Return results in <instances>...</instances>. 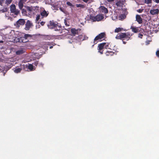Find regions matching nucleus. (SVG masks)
<instances>
[{
	"label": "nucleus",
	"mask_w": 159,
	"mask_h": 159,
	"mask_svg": "<svg viewBox=\"0 0 159 159\" xmlns=\"http://www.w3.org/2000/svg\"><path fill=\"white\" fill-rule=\"evenodd\" d=\"M104 18L102 14H99L95 16L90 15L89 19L93 21H99L103 20Z\"/></svg>",
	"instance_id": "obj_1"
},
{
	"label": "nucleus",
	"mask_w": 159,
	"mask_h": 159,
	"mask_svg": "<svg viewBox=\"0 0 159 159\" xmlns=\"http://www.w3.org/2000/svg\"><path fill=\"white\" fill-rule=\"evenodd\" d=\"M26 9L28 12L31 15L35 14L39 11V7H27Z\"/></svg>",
	"instance_id": "obj_2"
},
{
	"label": "nucleus",
	"mask_w": 159,
	"mask_h": 159,
	"mask_svg": "<svg viewBox=\"0 0 159 159\" xmlns=\"http://www.w3.org/2000/svg\"><path fill=\"white\" fill-rule=\"evenodd\" d=\"M10 11L11 13H12V15H13L14 14L15 15L14 16L15 17L19 13V11L18 10L16 9V6L14 4H12L11 6Z\"/></svg>",
	"instance_id": "obj_3"
},
{
	"label": "nucleus",
	"mask_w": 159,
	"mask_h": 159,
	"mask_svg": "<svg viewBox=\"0 0 159 159\" xmlns=\"http://www.w3.org/2000/svg\"><path fill=\"white\" fill-rule=\"evenodd\" d=\"M32 36L30 34H25L24 37L20 38L19 39L20 42L25 43L28 42L32 37Z\"/></svg>",
	"instance_id": "obj_4"
},
{
	"label": "nucleus",
	"mask_w": 159,
	"mask_h": 159,
	"mask_svg": "<svg viewBox=\"0 0 159 159\" xmlns=\"http://www.w3.org/2000/svg\"><path fill=\"white\" fill-rule=\"evenodd\" d=\"M105 35L104 33H102L97 36L94 39V43L96 44L98 41H101Z\"/></svg>",
	"instance_id": "obj_5"
},
{
	"label": "nucleus",
	"mask_w": 159,
	"mask_h": 159,
	"mask_svg": "<svg viewBox=\"0 0 159 159\" xmlns=\"http://www.w3.org/2000/svg\"><path fill=\"white\" fill-rule=\"evenodd\" d=\"M40 14L42 18L46 17L49 14L48 11H46L44 8H41L40 11Z\"/></svg>",
	"instance_id": "obj_6"
},
{
	"label": "nucleus",
	"mask_w": 159,
	"mask_h": 159,
	"mask_svg": "<svg viewBox=\"0 0 159 159\" xmlns=\"http://www.w3.org/2000/svg\"><path fill=\"white\" fill-rule=\"evenodd\" d=\"M126 34L124 33H120L117 34L116 37L117 39H122L124 40V39L125 36Z\"/></svg>",
	"instance_id": "obj_7"
},
{
	"label": "nucleus",
	"mask_w": 159,
	"mask_h": 159,
	"mask_svg": "<svg viewBox=\"0 0 159 159\" xmlns=\"http://www.w3.org/2000/svg\"><path fill=\"white\" fill-rule=\"evenodd\" d=\"M25 23V21L24 19H20L16 23V25L17 27H19L20 25H23Z\"/></svg>",
	"instance_id": "obj_8"
},
{
	"label": "nucleus",
	"mask_w": 159,
	"mask_h": 159,
	"mask_svg": "<svg viewBox=\"0 0 159 159\" xmlns=\"http://www.w3.org/2000/svg\"><path fill=\"white\" fill-rule=\"evenodd\" d=\"M100 12L101 13H105L108 12L107 9L103 6H101L99 8Z\"/></svg>",
	"instance_id": "obj_9"
},
{
	"label": "nucleus",
	"mask_w": 159,
	"mask_h": 159,
	"mask_svg": "<svg viewBox=\"0 0 159 159\" xmlns=\"http://www.w3.org/2000/svg\"><path fill=\"white\" fill-rule=\"evenodd\" d=\"M105 48L103 44L102 43H101L98 45V50H99V52L101 54H102V50Z\"/></svg>",
	"instance_id": "obj_10"
},
{
	"label": "nucleus",
	"mask_w": 159,
	"mask_h": 159,
	"mask_svg": "<svg viewBox=\"0 0 159 159\" xmlns=\"http://www.w3.org/2000/svg\"><path fill=\"white\" fill-rule=\"evenodd\" d=\"M159 11L158 9H151L150 11V13L152 15L157 14L159 12Z\"/></svg>",
	"instance_id": "obj_11"
},
{
	"label": "nucleus",
	"mask_w": 159,
	"mask_h": 159,
	"mask_svg": "<svg viewBox=\"0 0 159 159\" xmlns=\"http://www.w3.org/2000/svg\"><path fill=\"white\" fill-rule=\"evenodd\" d=\"M32 26V24L29 20H28L25 25V29L26 30H28Z\"/></svg>",
	"instance_id": "obj_12"
},
{
	"label": "nucleus",
	"mask_w": 159,
	"mask_h": 159,
	"mask_svg": "<svg viewBox=\"0 0 159 159\" xmlns=\"http://www.w3.org/2000/svg\"><path fill=\"white\" fill-rule=\"evenodd\" d=\"M136 20L138 22L139 24H141L142 23V19L140 16L138 15H137L136 16Z\"/></svg>",
	"instance_id": "obj_13"
},
{
	"label": "nucleus",
	"mask_w": 159,
	"mask_h": 159,
	"mask_svg": "<svg viewBox=\"0 0 159 159\" xmlns=\"http://www.w3.org/2000/svg\"><path fill=\"white\" fill-rule=\"evenodd\" d=\"M25 50L24 48H20L17 50L16 52V54L17 55H20L23 54L25 52Z\"/></svg>",
	"instance_id": "obj_14"
},
{
	"label": "nucleus",
	"mask_w": 159,
	"mask_h": 159,
	"mask_svg": "<svg viewBox=\"0 0 159 159\" xmlns=\"http://www.w3.org/2000/svg\"><path fill=\"white\" fill-rule=\"evenodd\" d=\"M125 1V0H121L120 1L119 0L116 3V5L118 7H120L123 5V4H124Z\"/></svg>",
	"instance_id": "obj_15"
},
{
	"label": "nucleus",
	"mask_w": 159,
	"mask_h": 159,
	"mask_svg": "<svg viewBox=\"0 0 159 159\" xmlns=\"http://www.w3.org/2000/svg\"><path fill=\"white\" fill-rule=\"evenodd\" d=\"M131 29L132 30L133 32L134 33H136L139 32V29H141V28L138 27L131 26Z\"/></svg>",
	"instance_id": "obj_16"
},
{
	"label": "nucleus",
	"mask_w": 159,
	"mask_h": 159,
	"mask_svg": "<svg viewBox=\"0 0 159 159\" xmlns=\"http://www.w3.org/2000/svg\"><path fill=\"white\" fill-rule=\"evenodd\" d=\"M32 57L33 58V60H35V59H39L41 57L40 54H39L37 53H34L32 55Z\"/></svg>",
	"instance_id": "obj_17"
},
{
	"label": "nucleus",
	"mask_w": 159,
	"mask_h": 159,
	"mask_svg": "<svg viewBox=\"0 0 159 159\" xmlns=\"http://www.w3.org/2000/svg\"><path fill=\"white\" fill-rule=\"evenodd\" d=\"M13 70L14 72L16 73H20L21 71L22 70V68L16 67L14 68Z\"/></svg>",
	"instance_id": "obj_18"
},
{
	"label": "nucleus",
	"mask_w": 159,
	"mask_h": 159,
	"mask_svg": "<svg viewBox=\"0 0 159 159\" xmlns=\"http://www.w3.org/2000/svg\"><path fill=\"white\" fill-rule=\"evenodd\" d=\"M26 66L30 70H34L33 66L32 64H28V65H26Z\"/></svg>",
	"instance_id": "obj_19"
},
{
	"label": "nucleus",
	"mask_w": 159,
	"mask_h": 159,
	"mask_svg": "<svg viewBox=\"0 0 159 159\" xmlns=\"http://www.w3.org/2000/svg\"><path fill=\"white\" fill-rule=\"evenodd\" d=\"M71 33L74 35L77 34L78 32V30H76L75 29H71Z\"/></svg>",
	"instance_id": "obj_20"
},
{
	"label": "nucleus",
	"mask_w": 159,
	"mask_h": 159,
	"mask_svg": "<svg viewBox=\"0 0 159 159\" xmlns=\"http://www.w3.org/2000/svg\"><path fill=\"white\" fill-rule=\"evenodd\" d=\"M23 3L19 1L18 3V6L20 9H22L23 6Z\"/></svg>",
	"instance_id": "obj_21"
},
{
	"label": "nucleus",
	"mask_w": 159,
	"mask_h": 159,
	"mask_svg": "<svg viewBox=\"0 0 159 159\" xmlns=\"http://www.w3.org/2000/svg\"><path fill=\"white\" fill-rule=\"evenodd\" d=\"M123 29L121 28H116V29L115 30V33H118L119 32L121 31Z\"/></svg>",
	"instance_id": "obj_22"
},
{
	"label": "nucleus",
	"mask_w": 159,
	"mask_h": 159,
	"mask_svg": "<svg viewBox=\"0 0 159 159\" xmlns=\"http://www.w3.org/2000/svg\"><path fill=\"white\" fill-rule=\"evenodd\" d=\"M105 48L107 49L109 48V43H102Z\"/></svg>",
	"instance_id": "obj_23"
},
{
	"label": "nucleus",
	"mask_w": 159,
	"mask_h": 159,
	"mask_svg": "<svg viewBox=\"0 0 159 159\" xmlns=\"http://www.w3.org/2000/svg\"><path fill=\"white\" fill-rule=\"evenodd\" d=\"M7 8H3L0 10V12L3 13L6 12L7 11Z\"/></svg>",
	"instance_id": "obj_24"
},
{
	"label": "nucleus",
	"mask_w": 159,
	"mask_h": 159,
	"mask_svg": "<svg viewBox=\"0 0 159 159\" xmlns=\"http://www.w3.org/2000/svg\"><path fill=\"white\" fill-rule=\"evenodd\" d=\"M129 39V36L127 35L126 34H125V36L124 38V40H128Z\"/></svg>",
	"instance_id": "obj_25"
},
{
	"label": "nucleus",
	"mask_w": 159,
	"mask_h": 159,
	"mask_svg": "<svg viewBox=\"0 0 159 159\" xmlns=\"http://www.w3.org/2000/svg\"><path fill=\"white\" fill-rule=\"evenodd\" d=\"M66 4L67 5L70 6V7H72L73 6V5H72V4L69 2H66Z\"/></svg>",
	"instance_id": "obj_26"
},
{
	"label": "nucleus",
	"mask_w": 159,
	"mask_h": 159,
	"mask_svg": "<svg viewBox=\"0 0 159 159\" xmlns=\"http://www.w3.org/2000/svg\"><path fill=\"white\" fill-rule=\"evenodd\" d=\"M113 52H110V51H107L106 53V55L107 56H108V55H109V53H110V55L112 56V55H113Z\"/></svg>",
	"instance_id": "obj_27"
},
{
	"label": "nucleus",
	"mask_w": 159,
	"mask_h": 159,
	"mask_svg": "<svg viewBox=\"0 0 159 159\" xmlns=\"http://www.w3.org/2000/svg\"><path fill=\"white\" fill-rule=\"evenodd\" d=\"M145 2L147 4L151 3L152 2V0H145Z\"/></svg>",
	"instance_id": "obj_28"
},
{
	"label": "nucleus",
	"mask_w": 159,
	"mask_h": 159,
	"mask_svg": "<svg viewBox=\"0 0 159 159\" xmlns=\"http://www.w3.org/2000/svg\"><path fill=\"white\" fill-rule=\"evenodd\" d=\"M88 37L87 36H86L85 35H83V38H81V40H86L87 39Z\"/></svg>",
	"instance_id": "obj_29"
},
{
	"label": "nucleus",
	"mask_w": 159,
	"mask_h": 159,
	"mask_svg": "<svg viewBox=\"0 0 159 159\" xmlns=\"http://www.w3.org/2000/svg\"><path fill=\"white\" fill-rule=\"evenodd\" d=\"M50 25H51L53 26V27H55L56 25V24H54L53 22L51 21H50Z\"/></svg>",
	"instance_id": "obj_30"
},
{
	"label": "nucleus",
	"mask_w": 159,
	"mask_h": 159,
	"mask_svg": "<svg viewBox=\"0 0 159 159\" xmlns=\"http://www.w3.org/2000/svg\"><path fill=\"white\" fill-rule=\"evenodd\" d=\"M62 3L61 2H58V4L57 5V6L58 7H61V5L62 4Z\"/></svg>",
	"instance_id": "obj_31"
},
{
	"label": "nucleus",
	"mask_w": 159,
	"mask_h": 159,
	"mask_svg": "<svg viewBox=\"0 0 159 159\" xmlns=\"http://www.w3.org/2000/svg\"><path fill=\"white\" fill-rule=\"evenodd\" d=\"M12 0H6V3L7 4H10Z\"/></svg>",
	"instance_id": "obj_32"
},
{
	"label": "nucleus",
	"mask_w": 159,
	"mask_h": 159,
	"mask_svg": "<svg viewBox=\"0 0 159 159\" xmlns=\"http://www.w3.org/2000/svg\"><path fill=\"white\" fill-rule=\"evenodd\" d=\"M40 16L39 15H38V16H37V17H36V21L37 22L38 21V20L40 19Z\"/></svg>",
	"instance_id": "obj_33"
},
{
	"label": "nucleus",
	"mask_w": 159,
	"mask_h": 159,
	"mask_svg": "<svg viewBox=\"0 0 159 159\" xmlns=\"http://www.w3.org/2000/svg\"><path fill=\"white\" fill-rule=\"evenodd\" d=\"M59 9L62 12H64V10L63 8H62L61 7H59Z\"/></svg>",
	"instance_id": "obj_34"
},
{
	"label": "nucleus",
	"mask_w": 159,
	"mask_h": 159,
	"mask_svg": "<svg viewBox=\"0 0 159 159\" xmlns=\"http://www.w3.org/2000/svg\"><path fill=\"white\" fill-rule=\"evenodd\" d=\"M156 55L157 56L159 57V50H157L156 52Z\"/></svg>",
	"instance_id": "obj_35"
},
{
	"label": "nucleus",
	"mask_w": 159,
	"mask_h": 159,
	"mask_svg": "<svg viewBox=\"0 0 159 159\" xmlns=\"http://www.w3.org/2000/svg\"><path fill=\"white\" fill-rule=\"evenodd\" d=\"M143 10V9H139V10H137V12H139V13H141L142 12Z\"/></svg>",
	"instance_id": "obj_36"
},
{
	"label": "nucleus",
	"mask_w": 159,
	"mask_h": 159,
	"mask_svg": "<svg viewBox=\"0 0 159 159\" xmlns=\"http://www.w3.org/2000/svg\"><path fill=\"white\" fill-rule=\"evenodd\" d=\"M125 16L124 15H122L120 16V17L121 19H124V18H125Z\"/></svg>",
	"instance_id": "obj_37"
},
{
	"label": "nucleus",
	"mask_w": 159,
	"mask_h": 159,
	"mask_svg": "<svg viewBox=\"0 0 159 159\" xmlns=\"http://www.w3.org/2000/svg\"><path fill=\"white\" fill-rule=\"evenodd\" d=\"M64 23H65V25L67 26H69V25L68 24H67V22H66V20H65V21H64Z\"/></svg>",
	"instance_id": "obj_38"
},
{
	"label": "nucleus",
	"mask_w": 159,
	"mask_h": 159,
	"mask_svg": "<svg viewBox=\"0 0 159 159\" xmlns=\"http://www.w3.org/2000/svg\"><path fill=\"white\" fill-rule=\"evenodd\" d=\"M112 20H116V19H117V16H115L113 17V16H112Z\"/></svg>",
	"instance_id": "obj_39"
},
{
	"label": "nucleus",
	"mask_w": 159,
	"mask_h": 159,
	"mask_svg": "<svg viewBox=\"0 0 159 159\" xmlns=\"http://www.w3.org/2000/svg\"><path fill=\"white\" fill-rule=\"evenodd\" d=\"M143 36V35L142 34H139V37L140 38H142Z\"/></svg>",
	"instance_id": "obj_40"
},
{
	"label": "nucleus",
	"mask_w": 159,
	"mask_h": 159,
	"mask_svg": "<svg viewBox=\"0 0 159 159\" xmlns=\"http://www.w3.org/2000/svg\"><path fill=\"white\" fill-rule=\"evenodd\" d=\"M79 39L81 40V38H83V36L82 35H80L79 36Z\"/></svg>",
	"instance_id": "obj_41"
},
{
	"label": "nucleus",
	"mask_w": 159,
	"mask_h": 159,
	"mask_svg": "<svg viewBox=\"0 0 159 159\" xmlns=\"http://www.w3.org/2000/svg\"><path fill=\"white\" fill-rule=\"evenodd\" d=\"M27 0H20V1L24 3H25V2H26V1H27Z\"/></svg>",
	"instance_id": "obj_42"
},
{
	"label": "nucleus",
	"mask_w": 159,
	"mask_h": 159,
	"mask_svg": "<svg viewBox=\"0 0 159 159\" xmlns=\"http://www.w3.org/2000/svg\"><path fill=\"white\" fill-rule=\"evenodd\" d=\"M154 2L156 3H159V0H153Z\"/></svg>",
	"instance_id": "obj_43"
},
{
	"label": "nucleus",
	"mask_w": 159,
	"mask_h": 159,
	"mask_svg": "<svg viewBox=\"0 0 159 159\" xmlns=\"http://www.w3.org/2000/svg\"><path fill=\"white\" fill-rule=\"evenodd\" d=\"M25 12H26V11L25 9H23L22 10V13H25Z\"/></svg>",
	"instance_id": "obj_44"
},
{
	"label": "nucleus",
	"mask_w": 159,
	"mask_h": 159,
	"mask_svg": "<svg viewBox=\"0 0 159 159\" xmlns=\"http://www.w3.org/2000/svg\"><path fill=\"white\" fill-rule=\"evenodd\" d=\"M34 65H35V66H37V65L38 64V62L37 61H35L34 63H33Z\"/></svg>",
	"instance_id": "obj_45"
},
{
	"label": "nucleus",
	"mask_w": 159,
	"mask_h": 159,
	"mask_svg": "<svg viewBox=\"0 0 159 159\" xmlns=\"http://www.w3.org/2000/svg\"><path fill=\"white\" fill-rule=\"evenodd\" d=\"M4 0H0V5H2V3Z\"/></svg>",
	"instance_id": "obj_46"
},
{
	"label": "nucleus",
	"mask_w": 159,
	"mask_h": 159,
	"mask_svg": "<svg viewBox=\"0 0 159 159\" xmlns=\"http://www.w3.org/2000/svg\"><path fill=\"white\" fill-rule=\"evenodd\" d=\"M44 23H45V22L43 21H42V22H41V23H40V24L41 25H43L44 24Z\"/></svg>",
	"instance_id": "obj_47"
},
{
	"label": "nucleus",
	"mask_w": 159,
	"mask_h": 159,
	"mask_svg": "<svg viewBox=\"0 0 159 159\" xmlns=\"http://www.w3.org/2000/svg\"><path fill=\"white\" fill-rule=\"evenodd\" d=\"M81 5H81L80 4H76V6L77 7H80Z\"/></svg>",
	"instance_id": "obj_48"
},
{
	"label": "nucleus",
	"mask_w": 159,
	"mask_h": 159,
	"mask_svg": "<svg viewBox=\"0 0 159 159\" xmlns=\"http://www.w3.org/2000/svg\"><path fill=\"white\" fill-rule=\"evenodd\" d=\"M109 2H113L114 0H107Z\"/></svg>",
	"instance_id": "obj_49"
},
{
	"label": "nucleus",
	"mask_w": 159,
	"mask_h": 159,
	"mask_svg": "<svg viewBox=\"0 0 159 159\" xmlns=\"http://www.w3.org/2000/svg\"><path fill=\"white\" fill-rule=\"evenodd\" d=\"M49 48H50V49H51L52 48V46H50V47H49Z\"/></svg>",
	"instance_id": "obj_50"
},
{
	"label": "nucleus",
	"mask_w": 159,
	"mask_h": 159,
	"mask_svg": "<svg viewBox=\"0 0 159 159\" xmlns=\"http://www.w3.org/2000/svg\"><path fill=\"white\" fill-rule=\"evenodd\" d=\"M3 41H0V43H3Z\"/></svg>",
	"instance_id": "obj_51"
},
{
	"label": "nucleus",
	"mask_w": 159,
	"mask_h": 159,
	"mask_svg": "<svg viewBox=\"0 0 159 159\" xmlns=\"http://www.w3.org/2000/svg\"><path fill=\"white\" fill-rule=\"evenodd\" d=\"M123 43H124L125 44V43L124 41H123Z\"/></svg>",
	"instance_id": "obj_52"
},
{
	"label": "nucleus",
	"mask_w": 159,
	"mask_h": 159,
	"mask_svg": "<svg viewBox=\"0 0 159 159\" xmlns=\"http://www.w3.org/2000/svg\"><path fill=\"white\" fill-rule=\"evenodd\" d=\"M41 65H42V66H43V64L42 63L41 64Z\"/></svg>",
	"instance_id": "obj_53"
}]
</instances>
